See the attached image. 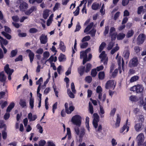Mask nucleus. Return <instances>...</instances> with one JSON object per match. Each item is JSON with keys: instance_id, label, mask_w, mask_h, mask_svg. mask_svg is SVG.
Wrapping results in <instances>:
<instances>
[{"instance_id": "obj_1", "label": "nucleus", "mask_w": 146, "mask_h": 146, "mask_svg": "<svg viewBox=\"0 0 146 146\" xmlns=\"http://www.w3.org/2000/svg\"><path fill=\"white\" fill-rule=\"evenodd\" d=\"M82 118L79 115H76L72 118L71 121L74 125L80 127L81 124Z\"/></svg>"}, {"instance_id": "obj_2", "label": "nucleus", "mask_w": 146, "mask_h": 146, "mask_svg": "<svg viewBox=\"0 0 146 146\" xmlns=\"http://www.w3.org/2000/svg\"><path fill=\"white\" fill-rule=\"evenodd\" d=\"M139 63L137 57L134 56L130 60L129 65V67L131 68L135 67L137 66Z\"/></svg>"}, {"instance_id": "obj_3", "label": "nucleus", "mask_w": 146, "mask_h": 146, "mask_svg": "<svg viewBox=\"0 0 146 146\" xmlns=\"http://www.w3.org/2000/svg\"><path fill=\"white\" fill-rule=\"evenodd\" d=\"M130 90L133 92H136L137 93H140L143 90V88L142 85L138 84L131 87Z\"/></svg>"}, {"instance_id": "obj_4", "label": "nucleus", "mask_w": 146, "mask_h": 146, "mask_svg": "<svg viewBox=\"0 0 146 146\" xmlns=\"http://www.w3.org/2000/svg\"><path fill=\"white\" fill-rule=\"evenodd\" d=\"M144 139V137L143 133H141L137 136L136 140L138 146L142 145Z\"/></svg>"}, {"instance_id": "obj_5", "label": "nucleus", "mask_w": 146, "mask_h": 146, "mask_svg": "<svg viewBox=\"0 0 146 146\" xmlns=\"http://www.w3.org/2000/svg\"><path fill=\"white\" fill-rule=\"evenodd\" d=\"M69 108H68V104L67 102H66L64 104V106L65 109V112L67 114H70L75 109V107L72 105L70 106L69 105Z\"/></svg>"}, {"instance_id": "obj_6", "label": "nucleus", "mask_w": 146, "mask_h": 146, "mask_svg": "<svg viewBox=\"0 0 146 146\" xmlns=\"http://www.w3.org/2000/svg\"><path fill=\"white\" fill-rule=\"evenodd\" d=\"M105 53V51H103L100 54L99 57L101 58V62L103 63L104 65H106L108 62V59L107 58H106V55Z\"/></svg>"}, {"instance_id": "obj_7", "label": "nucleus", "mask_w": 146, "mask_h": 146, "mask_svg": "<svg viewBox=\"0 0 146 146\" xmlns=\"http://www.w3.org/2000/svg\"><path fill=\"white\" fill-rule=\"evenodd\" d=\"M115 84H114V81L113 80H110L108 81L105 85L106 88L107 89L113 88H114Z\"/></svg>"}, {"instance_id": "obj_8", "label": "nucleus", "mask_w": 146, "mask_h": 146, "mask_svg": "<svg viewBox=\"0 0 146 146\" xmlns=\"http://www.w3.org/2000/svg\"><path fill=\"white\" fill-rule=\"evenodd\" d=\"M146 36L143 34H141L139 35L137 39V41L138 44H142L144 42Z\"/></svg>"}, {"instance_id": "obj_9", "label": "nucleus", "mask_w": 146, "mask_h": 146, "mask_svg": "<svg viewBox=\"0 0 146 146\" xmlns=\"http://www.w3.org/2000/svg\"><path fill=\"white\" fill-rule=\"evenodd\" d=\"M26 52L28 53V56L29 57L30 62L31 63H32L33 61L35 54L30 50L27 49L26 51Z\"/></svg>"}, {"instance_id": "obj_10", "label": "nucleus", "mask_w": 146, "mask_h": 146, "mask_svg": "<svg viewBox=\"0 0 146 146\" xmlns=\"http://www.w3.org/2000/svg\"><path fill=\"white\" fill-rule=\"evenodd\" d=\"M40 43L42 44H45L47 42L48 38L46 35L42 34L40 37Z\"/></svg>"}, {"instance_id": "obj_11", "label": "nucleus", "mask_w": 146, "mask_h": 146, "mask_svg": "<svg viewBox=\"0 0 146 146\" xmlns=\"http://www.w3.org/2000/svg\"><path fill=\"white\" fill-rule=\"evenodd\" d=\"M19 7L21 11H25V10L28 8V5L26 2H23L20 4Z\"/></svg>"}, {"instance_id": "obj_12", "label": "nucleus", "mask_w": 146, "mask_h": 146, "mask_svg": "<svg viewBox=\"0 0 146 146\" xmlns=\"http://www.w3.org/2000/svg\"><path fill=\"white\" fill-rule=\"evenodd\" d=\"M6 77L3 71L0 72V81L3 83V86H4L5 82Z\"/></svg>"}, {"instance_id": "obj_13", "label": "nucleus", "mask_w": 146, "mask_h": 146, "mask_svg": "<svg viewBox=\"0 0 146 146\" xmlns=\"http://www.w3.org/2000/svg\"><path fill=\"white\" fill-rule=\"evenodd\" d=\"M78 73L80 76H82L84 72H85V66H80L78 68Z\"/></svg>"}, {"instance_id": "obj_14", "label": "nucleus", "mask_w": 146, "mask_h": 146, "mask_svg": "<svg viewBox=\"0 0 146 146\" xmlns=\"http://www.w3.org/2000/svg\"><path fill=\"white\" fill-rule=\"evenodd\" d=\"M4 70L5 71L6 73L7 74H12L13 72V69H11L9 68V65L8 64H7L4 67Z\"/></svg>"}, {"instance_id": "obj_15", "label": "nucleus", "mask_w": 146, "mask_h": 146, "mask_svg": "<svg viewBox=\"0 0 146 146\" xmlns=\"http://www.w3.org/2000/svg\"><path fill=\"white\" fill-rule=\"evenodd\" d=\"M36 7L33 6L31 7L28 10L24 11L26 15H29L31 14L34 11H36Z\"/></svg>"}, {"instance_id": "obj_16", "label": "nucleus", "mask_w": 146, "mask_h": 146, "mask_svg": "<svg viewBox=\"0 0 146 146\" xmlns=\"http://www.w3.org/2000/svg\"><path fill=\"white\" fill-rule=\"evenodd\" d=\"M28 118L29 121H35L37 118V116L36 115H32V114L31 113H30L28 114Z\"/></svg>"}, {"instance_id": "obj_17", "label": "nucleus", "mask_w": 146, "mask_h": 146, "mask_svg": "<svg viewBox=\"0 0 146 146\" xmlns=\"http://www.w3.org/2000/svg\"><path fill=\"white\" fill-rule=\"evenodd\" d=\"M59 47L60 50L62 52H65L66 50V47L63 42L61 41L59 44Z\"/></svg>"}, {"instance_id": "obj_18", "label": "nucleus", "mask_w": 146, "mask_h": 146, "mask_svg": "<svg viewBox=\"0 0 146 146\" xmlns=\"http://www.w3.org/2000/svg\"><path fill=\"white\" fill-rule=\"evenodd\" d=\"M19 104L22 108H24L27 106L26 101L25 99H21Z\"/></svg>"}, {"instance_id": "obj_19", "label": "nucleus", "mask_w": 146, "mask_h": 146, "mask_svg": "<svg viewBox=\"0 0 146 146\" xmlns=\"http://www.w3.org/2000/svg\"><path fill=\"white\" fill-rule=\"evenodd\" d=\"M142 125V123H139L136 124L135 126V128L136 131H139L141 130Z\"/></svg>"}, {"instance_id": "obj_20", "label": "nucleus", "mask_w": 146, "mask_h": 146, "mask_svg": "<svg viewBox=\"0 0 146 146\" xmlns=\"http://www.w3.org/2000/svg\"><path fill=\"white\" fill-rule=\"evenodd\" d=\"M15 105V103L13 102H11L8 106L6 110L7 112H10L11 110L14 108Z\"/></svg>"}, {"instance_id": "obj_21", "label": "nucleus", "mask_w": 146, "mask_h": 146, "mask_svg": "<svg viewBox=\"0 0 146 146\" xmlns=\"http://www.w3.org/2000/svg\"><path fill=\"white\" fill-rule=\"evenodd\" d=\"M121 121V118L119 116V114H117L116 122L115 123V127L117 128L119 127L120 125V123Z\"/></svg>"}, {"instance_id": "obj_22", "label": "nucleus", "mask_w": 146, "mask_h": 146, "mask_svg": "<svg viewBox=\"0 0 146 146\" xmlns=\"http://www.w3.org/2000/svg\"><path fill=\"white\" fill-rule=\"evenodd\" d=\"M50 11L48 9H46L43 11V18L45 19H47V17L49 15V13Z\"/></svg>"}, {"instance_id": "obj_23", "label": "nucleus", "mask_w": 146, "mask_h": 146, "mask_svg": "<svg viewBox=\"0 0 146 146\" xmlns=\"http://www.w3.org/2000/svg\"><path fill=\"white\" fill-rule=\"evenodd\" d=\"M100 111L99 112V114L101 117L103 118L104 117V115L103 114L105 113V111L102 106H100Z\"/></svg>"}, {"instance_id": "obj_24", "label": "nucleus", "mask_w": 146, "mask_h": 146, "mask_svg": "<svg viewBox=\"0 0 146 146\" xmlns=\"http://www.w3.org/2000/svg\"><path fill=\"white\" fill-rule=\"evenodd\" d=\"M125 36V34L123 33H120L117 34V40L123 39Z\"/></svg>"}, {"instance_id": "obj_25", "label": "nucleus", "mask_w": 146, "mask_h": 146, "mask_svg": "<svg viewBox=\"0 0 146 146\" xmlns=\"http://www.w3.org/2000/svg\"><path fill=\"white\" fill-rule=\"evenodd\" d=\"M1 34L3 35L7 39L10 40L11 38V35L5 32V31H2L1 33Z\"/></svg>"}, {"instance_id": "obj_26", "label": "nucleus", "mask_w": 146, "mask_h": 146, "mask_svg": "<svg viewBox=\"0 0 146 146\" xmlns=\"http://www.w3.org/2000/svg\"><path fill=\"white\" fill-rule=\"evenodd\" d=\"M105 73L104 71L100 72L98 73V78L100 80H103L105 78Z\"/></svg>"}, {"instance_id": "obj_27", "label": "nucleus", "mask_w": 146, "mask_h": 146, "mask_svg": "<svg viewBox=\"0 0 146 146\" xmlns=\"http://www.w3.org/2000/svg\"><path fill=\"white\" fill-rule=\"evenodd\" d=\"M93 24L94 23H91L89 25H88L85 29L84 31V33H86L89 31L92 27Z\"/></svg>"}, {"instance_id": "obj_28", "label": "nucleus", "mask_w": 146, "mask_h": 146, "mask_svg": "<svg viewBox=\"0 0 146 146\" xmlns=\"http://www.w3.org/2000/svg\"><path fill=\"white\" fill-rule=\"evenodd\" d=\"M92 67V65L90 63H87L86 65L85 69V72L88 73Z\"/></svg>"}, {"instance_id": "obj_29", "label": "nucleus", "mask_w": 146, "mask_h": 146, "mask_svg": "<svg viewBox=\"0 0 146 146\" xmlns=\"http://www.w3.org/2000/svg\"><path fill=\"white\" fill-rule=\"evenodd\" d=\"M85 130L84 128H82L80 129V132L79 137L80 138H82L85 134Z\"/></svg>"}, {"instance_id": "obj_30", "label": "nucleus", "mask_w": 146, "mask_h": 146, "mask_svg": "<svg viewBox=\"0 0 146 146\" xmlns=\"http://www.w3.org/2000/svg\"><path fill=\"white\" fill-rule=\"evenodd\" d=\"M129 100L132 102H136L138 101V99L136 96L131 95L129 97Z\"/></svg>"}, {"instance_id": "obj_31", "label": "nucleus", "mask_w": 146, "mask_h": 146, "mask_svg": "<svg viewBox=\"0 0 146 146\" xmlns=\"http://www.w3.org/2000/svg\"><path fill=\"white\" fill-rule=\"evenodd\" d=\"M145 104V101H144L143 97L140 98L139 99V101L138 102V104L140 106H143Z\"/></svg>"}, {"instance_id": "obj_32", "label": "nucleus", "mask_w": 146, "mask_h": 146, "mask_svg": "<svg viewBox=\"0 0 146 146\" xmlns=\"http://www.w3.org/2000/svg\"><path fill=\"white\" fill-rule=\"evenodd\" d=\"M67 93L68 94L70 97L71 98H74L75 96L74 94V93L70 91V89H68L67 90Z\"/></svg>"}, {"instance_id": "obj_33", "label": "nucleus", "mask_w": 146, "mask_h": 146, "mask_svg": "<svg viewBox=\"0 0 146 146\" xmlns=\"http://www.w3.org/2000/svg\"><path fill=\"white\" fill-rule=\"evenodd\" d=\"M99 6V3H94L92 4V8L94 10H97L98 9Z\"/></svg>"}, {"instance_id": "obj_34", "label": "nucleus", "mask_w": 146, "mask_h": 146, "mask_svg": "<svg viewBox=\"0 0 146 146\" xmlns=\"http://www.w3.org/2000/svg\"><path fill=\"white\" fill-rule=\"evenodd\" d=\"M106 44L104 42H103L102 43L99 47V52L100 53L103 50L104 48L106 45Z\"/></svg>"}, {"instance_id": "obj_35", "label": "nucleus", "mask_w": 146, "mask_h": 146, "mask_svg": "<svg viewBox=\"0 0 146 146\" xmlns=\"http://www.w3.org/2000/svg\"><path fill=\"white\" fill-rule=\"evenodd\" d=\"M130 55V53L128 50L125 51L124 52V57L126 59L129 58Z\"/></svg>"}, {"instance_id": "obj_36", "label": "nucleus", "mask_w": 146, "mask_h": 146, "mask_svg": "<svg viewBox=\"0 0 146 146\" xmlns=\"http://www.w3.org/2000/svg\"><path fill=\"white\" fill-rule=\"evenodd\" d=\"M111 36V41L115 40L116 38H117V33L116 32L114 33L111 35H110Z\"/></svg>"}, {"instance_id": "obj_37", "label": "nucleus", "mask_w": 146, "mask_h": 146, "mask_svg": "<svg viewBox=\"0 0 146 146\" xmlns=\"http://www.w3.org/2000/svg\"><path fill=\"white\" fill-rule=\"evenodd\" d=\"M134 33V32L133 30H131L129 31L126 35L127 37V38L131 37L133 35Z\"/></svg>"}, {"instance_id": "obj_38", "label": "nucleus", "mask_w": 146, "mask_h": 146, "mask_svg": "<svg viewBox=\"0 0 146 146\" xmlns=\"http://www.w3.org/2000/svg\"><path fill=\"white\" fill-rule=\"evenodd\" d=\"M139 78V77L138 76H134L131 78L130 80V82L131 83L133 82L138 80Z\"/></svg>"}, {"instance_id": "obj_39", "label": "nucleus", "mask_w": 146, "mask_h": 146, "mask_svg": "<svg viewBox=\"0 0 146 146\" xmlns=\"http://www.w3.org/2000/svg\"><path fill=\"white\" fill-rule=\"evenodd\" d=\"M115 45V42H110L108 44L107 49L108 50H111Z\"/></svg>"}, {"instance_id": "obj_40", "label": "nucleus", "mask_w": 146, "mask_h": 146, "mask_svg": "<svg viewBox=\"0 0 146 146\" xmlns=\"http://www.w3.org/2000/svg\"><path fill=\"white\" fill-rule=\"evenodd\" d=\"M17 50H12L11 52L10 57H15L17 54Z\"/></svg>"}, {"instance_id": "obj_41", "label": "nucleus", "mask_w": 146, "mask_h": 146, "mask_svg": "<svg viewBox=\"0 0 146 146\" xmlns=\"http://www.w3.org/2000/svg\"><path fill=\"white\" fill-rule=\"evenodd\" d=\"M129 127L126 125H124L122 128L120 129V132L123 133L126 129H127L126 132H127L129 130Z\"/></svg>"}, {"instance_id": "obj_42", "label": "nucleus", "mask_w": 146, "mask_h": 146, "mask_svg": "<svg viewBox=\"0 0 146 146\" xmlns=\"http://www.w3.org/2000/svg\"><path fill=\"white\" fill-rule=\"evenodd\" d=\"M105 30L104 32V35L105 36L109 33V26L108 25L105 26Z\"/></svg>"}, {"instance_id": "obj_43", "label": "nucleus", "mask_w": 146, "mask_h": 146, "mask_svg": "<svg viewBox=\"0 0 146 146\" xmlns=\"http://www.w3.org/2000/svg\"><path fill=\"white\" fill-rule=\"evenodd\" d=\"M89 110L90 113L92 114L94 113V110L93 106L90 102H89Z\"/></svg>"}, {"instance_id": "obj_44", "label": "nucleus", "mask_w": 146, "mask_h": 146, "mask_svg": "<svg viewBox=\"0 0 146 146\" xmlns=\"http://www.w3.org/2000/svg\"><path fill=\"white\" fill-rule=\"evenodd\" d=\"M64 58H66L65 55L62 53H60L58 58L59 61L62 62Z\"/></svg>"}, {"instance_id": "obj_45", "label": "nucleus", "mask_w": 146, "mask_h": 146, "mask_svg": "<svg viewBox=\"0 0 146 146\" xmlns=\"http://www.w3.org/2000/svg\"><path fill=\"white\" fill-rule=\"evenodd\" d=\"M91 39V37L89 36H87L84 37L81 40L82 42L89 40Z\"/></svg>"}, {"instance_id": "obj_46", "label": "nucleus", "mask_w": 146, "mask_h": 146, "mask_svg": "<svg viewBox=\"0 0 146 146\" xmlns=\"http://www.w3.org/2000/svg\"><path fill=\"white\" fill-rule=\"evenodd\" d=\"M34 99H30L29 105L31 108L33 109L34 106Z\"/></svg>"}, {"instance_id": "obj_47", "label": "nucleus", "mask_w": 146, "mask_h": 146, "mask_svg": "<svg viewBox=\"0 0 146 146\" xmlns=\"http://www.w3.org/2000/svg\"><path fill=\"white\" fill-rule=\"evenodd\" d=\"M50 56V54L48 51L44 52L43 54V59L47 58Z\"/></svg>"}, {"instance_id": "obj_48", "label": "nucleus", "mask_w": 146, "mask_h": 146, "mask_svg": "<svg viewBox=\"0 0 146 146\" xmlns=\"http://www.w3.org/2000/svg\"><path fill=\"white\" fill-rule=\"evenodd\" d=\"M86 57H87V55L86 52L84 51H82L80 52V58H82Z\"/></svg>"}, {"instance_id": "obj_49", "label": "nucleus", "mask_w": 146, "mask_h": 146, "mask_svg": "<svg viewBox=\"0 0 146 146\" xmlns=\"http://www.w3.org/2000/svg\"><path fill=\"white\" fill-rule=\"evenodd\" d=\"M21 30H18V32L19 33H18V36L20 37H24L27 36V34L26 33H20L21 32Z\"/></svg>"}, {"instance_id": "obj_50", "label": "nucleus", "mask_w": 146, "mask_h": 146, "mask_svg": "<svg viewBox=\"0 0 146 146\" xmlns=\"http://www.w3.org/2000/svg\"><path fill=\"white\" fill-rule=\"evenodd\" d=\"M3 16L1 11L0 10V20H1V22L3 23H5L6 21L5 19H3Z\"/></svg>"}, {"instance_id": "obj_51", "label": "nucleus", "mask_w": 146, "mask_h": 146, "mask_svg": "<svg viewBox=\"0 0 146 146\" xmlns=\"http://www.w3.org/2000/svg\"><path fill=\"white\" fill-rule=\"evenodd\" d=\"M97 74V72L96 69H94L92 70L91 72V74L92 77H95L96 76Z\"/></svg>"}, {"instance_id": "obj_52", "label": "nucleus", "mask_w": 146, "mask_h": 146, "mask_svg": "<svg viewBox=\"0 0 146 146\" xmlns=\"http://www.w3.org/2000/svg\"><path fill=\"white\" fill-rule=\"evenodd\" d=\"M38 31V30L35 28H32L30 29L29 32L31 33H35Z\"/></svg>"}, {"instance_id": "obj_53", "label": "nucleus", "mask_w": 146, "mask_h": 146, "mask_svg": "<svg viewBox=\"0 0 146 146\" xmlns=\"http://www.w3.org/2000/svg\"><path fill=\"white\" fill-rule=\"evenodd\" d=\"M3 128L4 129L6 130V125L3 121H0V128Z\"/></svg>"}, {"instance_id": "obj_54", "label": "nucleus", "mask_w": 146, "mask_h": 146, "mask_svg": "<svg viewBox=\"0 0 146 146\" xmlns=\"http://www.w3.org/2000/svg\"><path fill=\"white\" fill-rule=\"evenodd\" d=\"M5 31V32L8 33H11V30L10 28L8 27L5 26H4Z\"/></svg>"}, {"instance_id": "obj_55", "label": "nucleus", "mask_w": 146, "mask_h": 146, "mask_svg": "<svg viewBox=\"0 0 146 146\" xmlns=\"http://www.w3.org/2000/svg\"><path fill=\"white\" fill-rule=\"evenodd\" d=\"M79 127L78 126H76L74 128V130L76 134L78 135H79L80 133V129L79 127Z\"/></svg>"}, {"instance_id": "obj_56", "label": "nucleus", "mask_w": 146, "mask_h": 146, "mask_svg": "<svg viewBox=\"0 0 146 146\" xmlns=\"http://www.w3.org/2000/svg\"><path fill=\"white\" fill-rule=\"evenodd\" d=\"M130 0H122V4L123 6H127Z\"/></svg>"}, {"instance_id": "obj_57", "label": "nucleus", "mask_w": 146, "mask_h": 146, "mask_svg": "<svg viewBox=\"0 0 146 146\" xmlns=\"http://www.w3.org/2000/svg\"><path fill=\"white\" fill-rule=\"evenodd\" d=\"M119 49V47L116 46L115 48L112 49L111 52V54H113L115 52L118 50Z\"/></svg>"}, {"instance_id": "obj_58", "label": "nucleus", "mask_w": 146, "mask_h": 146, "mask_svg": "<svg viewBox=\"0 0 146 146\" xmlns=\"http://www.w3.org/2000/svg\"><path fill=\"white\" fill-rule=\"evenodd\" d=\"M99 121L96 120L95 119H93V124L94 127L95 129H96L98 127V122Z\"/></svg>"}, {"instance_id": "obj_59", "label": "nucleus", "mask_w": 146, "mask_h": 146, "mask_svg": "<svg viewBox=\"0 0 146 146\" xmlns=\"http://www.w3.org/2000/svg\"><path fill=\"white\" fill-rule=\"evenodd\" d=\"M92 80V78L90 76H87L85 78V80L89 83H90L91 82Z\"/></svg>"}, {"instance_id": "obj_60", "label": "nucleus", "mask_w": 146, "mask_h": 146, "mask_svg": "<svg viewBox=\"0 0 146 146\" xmlns=\"http://www.w3.org/2000/svg\"><path fill=\"white\" fill-rule=\"evenodd\" d=\"M96 32V30L93 28L89 32V33L91 34L92 36H95Z\"/></svg>"}, {"instance_id": "obj_61", "label": "nucleus", "mask_w": 146, "mask_h": 146, "mask_svg": "<svg viewBox=\"0 0 146 146\" xmlns=\"http://www.w3.org/2000/svg\"><path fill=\"white\" fill-rule=\"evenodd\" d=\"M37 129L39 130V132L40 133H42L43 131L42 127L39 124L37 125Z\"/></svg>"}, {"instance_id": "obj_62", "label": "nucleus", "mask_w": 146, "mask_h": 146, "mask_svg": "<svg viewBox=\"0 0 146 146\" xmlns=\"http://www.w3.org/2000/svg\"><path fill=\"white\" fill-rule=\"evenodd\" d=\"M71 89L72 92L74 93H76V90L75 89V86L73 82H72L71 84Z\"/></svg>"}, {"instance_id": "obj_63", "label": "nucleus", "mask_w": 146, "mask_h": 146, "mask_svg": "<svg viewBox=\"0 0 146 146\" xmlns=\"http://www.w3.org/2000/svg\"><path fill=\"white\" fill-rule=\"evenodd\" d=\"M88 45V43L87 42H84L80 45V48H86Z\"/></svg>"}, {"instance_id": "obj_64", "label": "nucleus", "mask_w": 146, "mask_h": 146, "mask_svg": "<svg viewBox=\"0 0 146 146\" xmlns=\"http://www.w3.org/2000/svg\"><path fill=\"white\" fill-rule=\"evenodd\" d=\"M23 60V56L22 55H19L15 59V62L22 61Z\"/></svg>"}]
</instances>
